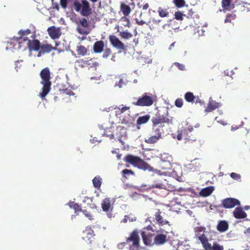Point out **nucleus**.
Wrapping results in <instances>:
<instances>
[{"label": "nucleus", "mask_w": 250, "mask_h": 250, "mask_svg": "<svg viewBox=\"0 0 250 250\" xmlns=\"http://www.w3.org/2000/svg\"><path fill=\"white\" fill-rule=\"evenodd\" d=\"M41 78V83L42 85V92L40 93V96L44 98L50 92L51 90V73L48 67H45L42 69L40 73Z\"/></svg>", "instance_id": "nucleus-1"}, {"label": "nucleus", "mask_w": 250, "mask_h": 250, "mask_svg": "<svg viewBox=\"0 0 250 250\" xmlns=\"http://www.w3.org/2000/svg\"><path fill=\"white\" fill-rule=\"evenodd\" d=\"M124 161L135 167L144 170H148L149 171H152L153 170V168L141 158L132 154L126 155L124 158Z\"/></svg>", "instance_id": "nucleus-2"}, {"label": "nucleus", "mask_w": 250, "mask_h": 250, "mask_svg": "<svg viewBox=\"0 0 250 250\" xmlns=\"http://www.w3.org/2000/svg\"><path fill=\"white\" fill-rule=\"evenodd\" d=\"M154 231L152 229L150 226L144 228L141 233L142 239L146 245L151 246L154 244V234L152 233Z\"/></svg>", "instance_id": "nucleus-3"}, {"label": "nucleus", "mask_w": 250, "mask_h": 250, "mask_svg": "<svg viewBox=\"0 0 250 250\" xmlns=\"http://www.w3.org/2000/svg\"><path fill=\"white\" fill-rule=\"evenodd\" d=\"M82 239L87 244H93L96 242V238L94 230L91 227H86L83 231Z\"/></svg>", "instance_id": "nucleus-4"}, {"label": "nucleus", "mask_w": 250, "mask_h": 250, "mask_svg": "<svg viewBox=\"0 0 250 250\" xmlns=\"http://www.w3.org/2000/svg\"><path fill=\"white\" fill-rule=\"evenodd\" d=\"M153 97L145 93L136 102H133V104L139 106H149L153 104Z\"/></svg>", "instance_id": "nucleus-5"}, {"label": "nucleus", "mask_w": 250, "mask_h": 250, "mask_svg": "<svg viewBox=\"0 0 250 250\" xmlns=\"http://www.w3.org/2000/svg\"><path fill=\"white\" fill-rule=\"evenodd\" d=\"M132 242L131 245H130V248L132 250H139L140 238L139 236V232L137 230H135L133 231L129 237L126 239V243Z\"/></svg>", "instance_id": "nucleus-6"}, {"label": "nucleus", "mask_w": 250, "mask_h": 250, "mask_svg": "<svg viewBox=\"0 0 250 250\" xmlns=\"http://www.w3.org/2000/svg\"><path fill=\"white\" fill-rule=\"evenodd\" d=\"M19 34L20 35V37L19 38L18 37H14L13 38L11 39L10 40V44H13V48L16 49V46L17 45V48H20V43L22 39V37L24 35H27L31 33V31L29 29H27L25 30H21L18 32Z\"/></svg>", "instance_id": "nucleus-7"}, {"label": "nucleus", "mask_w": 250, "mask_h": 250, "mask_svg": "<svg viewBox=\"0 0 250 250\" xmlns=\"http://www.w3.org/2000/svg\"><path fill=\"white\" fill-rule=\"evenodd\" d=\"M153 129L154 130L155 134L147 138H145V142L147 144H155L162 138V132L160 128L153 127Z\"/></svg>", "instance_id": "nucleus-8"}, {"label": "nucleus", "mask_w": 250, "mask_h": 250, "mask_svg": "<svg viewBox=\"0 0 250 250\" xmlns=\"http://www.w3.org/2000/svg\"><path fill=\"white\" fill-rule=\"evenodd\" d=\"M109 40L111 44L114 47L122 50L126 49V46L125 44L115 36L113 35H109Z\"/></svg>", "instance_id": "nucleus-9"}, {"label": "nucleus", "mask_w": 250, "mask_h": 250, "mask_svg": "<svg viewBox=\"0 0 250 250\" xmlns=\"http://www.w3.org/2000/svg\"><path fill=\"white\" fill-rule=\"evenodd\" d=\"M222 207L225 208H231L240 205V201L232 198H227L222 200Z\"/></svg>", "instance_id": "nucleus-10"}, {"label": "nucleus", "mask_w": 250, "mask_h": 250, "mask_svg": "<svg viewBox=\"0 0 250 250\" xmlns=\"http://www.w3.org/2000/svg\"><path fill=\"white\" fill-rule=\"evenodd\" d=\"M168 120V119L164 115H161L160 113L157 112L155 116H153L151 119L153 127L155 128V126L159 124L166 123Z\"/></svg>", "instance_id": "nucleus-11"}, {"label": "nucleus", "mask_w": 250, "mask_h": 250, "mask_svg": "<svg viewBox=\"0 0 250 250\" xmlns=\"http://www.w3.org/2000/svg\"><path fill=\"white\" fill-rule=\"evenodd\" d=\"M47 31L50 37L53 40L59 39L62 34L60 28L55 26L49 27Z\"/></svg>", "instance_id": "nucleus-12"}, {"label": "nucleus", "mask_w": 250, "mask_h": 250, "mask_svg": "<svg viewBox=\"0 0 250 250\" xmlns=\"http://www.w3.org/2000/svg\"><path fill=\"white\" fill-rule=\"evenodd\" d=\"M173 177L175 178L178 181L181 182L182 181V167L175 163L173 166Z\"/></svg>", "instance_id": "nucleus-13"}, {"label": "nucleus", "mask_w": 250, "mask_h": 250, "mask_svg": "<svg viewBox=\"0 0 250 250\" xmlns=\"http://www.w3.org/2000/svg\"><path fill=\"white\" fill-rule=\"evenodd\" d=\"M56 47L53 46L50 44H42L41 45V48L38 54V57H40L45 53H49L53 50H56Z\"/></svg>", "instance_id": "nucleus-14"}, {"label": "nucleus", "mask_w": 250, "mask_h": 250, "mask_svg": "<svg viewBox=\"0 0 250 250\" xmlns=\"http://www.w3.org/2000/svg\"><path fill=\"white\" fill-rule=\"evenodd\" d=\"M81 1L82 2V6L81 9V14L83 16H88L92 12L89 3L86 0H81Z\"/></svg>", "instance_id": "nucleus-15"}, {"label": "nucleus", "mask_w": 250, "mask_h": 250, "mask_svg": "<svg viewBox=\"0 0 250 250\" xmlns=\"http://www.w3.org/2000/svg\"><path fill=\"white\" fill-rule=\"evenodd\" d=\"M28 47L30 51H39L41 48V43L38 40L28 41Z\"/></svg>", "instance_id": "nucleus-16"}, {"label": "nucleus", "mask_w": 250, "mask_h": 250, "mask_svg": "<svg viewBox=\"0 0 250 250\" xmlns=\"http://www.w3.org/2000/svg\"><path fill=\"white\" fill-rule=\"evenodd\" d=\"M233 216L236 219H243L246 218L247 215L242 208L237 207L233 211Z\"/></svg>", "instance_id": "nucleus-17"}, {"label": "nucleus", "mask_w": 250, "mask_h": 250, "mask_svg": "<svg viewBox=\"0 0 250 250\" xmlns=\"http://www.w3.org/2000/svg\"><path fill=\"white\" fill-rule=\"evenodd\" d=\"M220 106L219 103L216 102L213 100L209 101L205 109L206 112H210Z\"/></svg>", "instance_id": "nucleus-18"}, {"label": "nucleus", "mask_w": 250, "mask_h": 250, "mask_svg": "<svg viewBox=\"0 0 250 250\" xmlns=\"http://www.w3.org/2000/svg\"><path fill=\"white\" fill-rule=\"evenodd\" d=\"M229 229V224L225 220H221L218 222L217 226V229L219 232H223Z\"/></svg>", "instance_id": "nucleus-19"}, {"label": "nucleus", "mask_w": 250, "mask_h": 250, "mask_svg": "<svg viewBox=\"0 0 250 250\" xmlns=\"http://www.w3.org/2000/svg\"><path fill=\"white\" fill-rule=\"evenodd\" d=\"M161 212L159 209H156V211L155 213L154 216L157 222L161 226L164 225L165 224H167L168 222L163 219L162 217Z\"/></svg>", "instance_id": "nucleus-20"}, {"label": "nucleus", "mask_w": 250, "mask_h": 250, "mask_svg": "<svg viewBox=\"0 0 250 250\" xmlns=\"http://www.w3.org/2000/svg\"><path fill=\"white\" fill-rule=\"evenodd\" d=\"M166 235L163 234H160L156 235L154 238V244L160 245L166 242Z\"/></svg>", "instance_id": "nucleus-21"}, {"label": "nucleus", "mask_w": 250, "mask_h": 250, "mask_svg": "<svg viewBox=\"0 0 250 250\" xmlns=\"http://www.w3.org/2000/svg\"><path fill=\"white\" fill-rule=\"evenodd\" d=\"M104 48V42L103 41L96 42L93 46V50L95 53L102 52Z\"/></svg>", "instance_id": "nucleus-22"}, {"label": "nucleus", "mask_w": 250, "mask_h": 250, "mask_svg": "<svg viewBox=\"0 0 250 250\" xmlns=\"http://www.w3.org/2000/svg\"><path fill=\"white\" fill-rule=\"evenodd\" d=\"M102 208L104 211H108L111 208V201L110 198H106L104 199L102 203Z\"/></svg>", "instance_id": "nucleus-23"}, {"label": "nucleus", "mask_w": 250, "mask_h": 250, "mask_svg": "<svg viewBox=\"0 0 250 250\" xmlns=\"http://www.w3.org/2000/svg\"><path fill=\"white\" fill-rule=\"evenodd\" d=\"M120 10L125 17L128 16L131 11L130 7L124 2L121 3Z\"/></svg>", "instance_id": "nucleus-24"}, {"label": "nucleus", "mask_w": 250, "mask_h": 250, "mask_svg": "<svg viewBox=\"0 0 250 250\" xmlns=\"http://www.w3.org/2000/svg\"><path fill=\"white\" fill-rule=\"evenodd\" d=\"M164 186H165L161 183H157V184H153L152 185H148V186L143 185V186H142V188H144V189H146V190H150L153 188H159V189L164 188Z\"/></svg>", "instance_id": "nucleus-25"}, {"label": "nucleus", "mask_w": 250, "mask_h": 250, "mask_svg": "<svg viewBox=\"0 0 250 250\" xmlns=\"http://www.w3.org/2000/svg\"><path fill=\"white\" fill-rule=\"evenodd\" d=\"M192 130L193 127H191L190 128L188 127V128H184L180 130V132L182 134L183 137H184L185 140L195 141V139H190L188 135V133L191 132Z\"/></svg>", "instance_id": "nucleus-26"}, {"label": "nucleus", "mask_w": 250, "mask_h": 250, "mask_svg": "<svg viewBox=\"0 0 250 250\" xmlns=\"http://www.w3.org/2000/svg\"><path fill=\"white\" fill-rule=\"evenodd\" d=\"M213 189V188L211 186L205 188L200 191V195L203 197H207L212 193Z\"/></svg>", "instance_id": "nucleus-27"}, {"label": "nucleus", "mask_w": 250, "mask_h": 250, "mask_svg": "<svg viewBox=\"0 0 250 250\" xmlns=\"http://www.w3.org/2000/svg\"><path fill=\"white\" fill-rule=\"evenodd\" d=\"M150 118L148 114L139 117L137 120V124L141 125L146 123Z\"/></svg>", "instance_id": "nucleus-28"}, {"label": "nucleus", "mask_w": 250, "mask_h": 250, "mask_svg": "<svg viewBox=\"0 0 250 250\" xmlns=\"http://www.w3.org/2000/svg\"><path fill=\"white\" fill-rule=\"evenodd\" d=\"M77 54L79 56H85L87 53V49L83 45H78L76 48Z\"/></svg>", "instance_id": "nucleus-29"}, {"label": "nucleus", "mask_w": 250, "mask_h": 250, "mask_svg": "<svg viewBox=\"0 0 250 250\" xmlns=\"http://www.w3.org/2000/svg\"><path fill=\"white\" fill-rule=\"evenodd\" d=\"M184 98L187 102L193 103L194 102L196 97L193 93L191 92H188L185 93Z\"/></svg>", "instance_id": "nucleus-30"}, {"label": "nucleus", "mask_w": 250, "mask_h": 250, "mask_svg": "<svg viewBox=\"0 0 250 250\" xmlns=\"http://www.w3.org/2000/svg\"><path fill=\"white\" fill-rule=\"evenodd\" d=\"M68 205L70 208H72L75 210V212L76 213L78 212H82L83 210L82 209L81 206L78 204L75 203L74 202H69L68 203Z\"/></svg>", "instance_id": "nucleus-31"}, {"label": "nucleus", "mask_w": 250, "mask_h": 250, "mask_svg": "<svg viewBox=\"0 0 250 250\" xmlns=\"http://www.w3.org/2000/svg\"><path fill=\"white\" fill-rule=\"evenodd\" d=\"M93 186L99 189L100 188L102 184V178L100 176H96L92 180Z\"/></svg>", "instance_id": "nucleus-32"}, {"label": "nucleus", "mask_w": 250, "mask_h": 250, "mask_svg": "<svg viewBox=\"0 0 250 250\" xmlns=\"http://www.w3.org/2000/svg\"><path fill=\"white\" fill-rule=\"evenodd\" d=\"M119 35L122 39L125 40H128L133 37V35L126 31L120 32Z\"/></svg>", "instance_id": "nucleus-33"}, {"label": "nucleus", "mask_w": 250, "mask_h": 250, "mask_svg": "<svg viewBox=\"0 0 250 250\" xmlns=\"http://www.w3.org/2000/svg\"><path fill=\"white\" fill-rule=\"evenodd\" d=\"M231 0H222V6L224 10H230V3Z\"/></svg>", "instance_id": "nucleus-34"}, {"label": "nucleus", "mask_w": 250, "mask_h": 250, "mask_svg": "<svg viewBox=\"0 0 250 250\" xmlns=\"http://www.w3.org/2000/svg\"><path fill=\"white\" fill-rule=\"evenodd\" d=\"M89 60H85L83 59H80L76 61V63L81 67H84L90 64Z\"/></svg>", "instance_id": "nucleus-35"}, {"label": "nucleus", "mask_w": 250, "mask_h": 250, "mask_svg": "<svg viewBox=\"0 0 250 250\" xmlns=\"http://www.w3.org/2000/svg\"><path fill=\"white\" fill-rule=\"evenodd\" d=\"M173 2L175 6L179 8L183 7L186 5L185 0H173Z\"/></svg>", "instance_id": "nucleus-36"}, {"label": "nucleus", "mask_w": 250, "mask_h": 250, "mask_svg": "<svg viewBox=\"0 0 250 250\" xmlns=\"http://www.w3.org/2000/svg\"><path fill=\"white\" fill-rule=\"evenodd\" d=\"M159 13V15L161 17H167L169 13L167 11L166 9H164L162 7H159L158 10Z\"/></svg>", "instance_id": "nucleus-37"}, {"label": "nucleus", "mask_w": 250, "mask_h": 250, "mask_svg": "<svg viewBox=\"0 0 250 250\" xmlns=\"http://www.w3.org/2000/svg\"><path fill=\"white\" fill-rule=\"evenodd\" d=\"M236 15L234 14H228L225 20V22H231L232 20H234L236 19Z\"/></svg>", "instance_id": "nucleus-38"}, {"label": "nucleus", "mask_w": 250, "mask_h": 250, "mask_svg": "<svg viewBox=\"0 0 250 250\" xmlns=\"http://www.w3.org/2000/svg\"><path fill=\"white\" fill-rule=\"evenodd\" d=\"M211 250H224V247L215 242L213 243L212 246H211Z\"/></svg>", "instance_id": "nucleus-39"}, {"label": "nucleus", "mask_w": 250, "mask_h": 250, "mask_svg": "<svg viewBox=\"0 0 250 250\" xmlns=\"http://www.w3.org/2000/svg\"><path fill=\"white\" fill-rule=\"evenodd\" d=\"M136 219V218L134 216H131L130 215H125L124 218L123 220V222L126 223L127 222L128 220L131 222L135 221Z\"/></svg>", "instance_id": "nucleus-40"}, {"label": "nucleus", "mask_w": 250, "mask_h": 250, "mask_svg": "<svg viewBox=\"0 0 250 250\" xmlns=\"http://www.w3.org/2000/svg\"><path fill=\"white\" fill-rule=\"evenodd\" d=\"M80 24L84 28H87L89 26L88 22L85 18H82L79 20Z\"/></svg>", "instance_id": "nucleus-41"}, {"label": "nucleus", "mask_w": 250, "mask_h": 250, "mask_svg": "<svg viewBox=\"0 0 250 250\" xmlns=\"http://www.w3.org/2000/svg\"><path fill=\"white\" fill-rule=\"evenodd\" d=\"M123 106L122 107H118L116 109H117V110L116 111L117 112H118L119 114H122L124 112H125L127 110H129L130 109L129 106H123V105H122Z\"/></svg>", "instance_id": "nucleus-42"}, {"label": "nucleus", "mask_w": 250, "mask_h": 250, "mask_svg": "<svg viewBox=\"0 0 250 250\" xmlns=\"http://www.w3.org/2000/svg\"><path fill=\"white\" fill-rule=\"evenodd\" d=\"M74 9L77 12H79L81 10L82 6V2L81 3L78 0H75L74 2Z\"/></svg>", "instance_id": "nucleus-43"}, {"label": "nucleus", "mask_w": 250, "mask_h": 250, "mask_svg": "<svg viewBox=\"0 0 250 250\" xmlns=\"http://www.w3.org/2000/svg\"><path fill=\"white\" fill-rule=\"evenodd\" d=\"M121 21H123L124 23L123 25L125 27H130V22L129 20L126 17H124L121 18Z\"/></svg>", "instance_id": "nucleus-44"}, {"label": "nucleus", "mask_w": 250, "mask_h": 250, "mask_svg": "<svg viewBox=\"0 0 250 250\" xmlns=\"http://www.w3.org/2000/svg\"><path fill=\"white\" fill-rule=\"evenodd\" d=\"M122 173L123 176L125 177V178H127V175H129L130 174L133 175L134 174V172L132 170L127 169H125L123 170L122 171Z\"/></svg>", "instance_id": "nucleus-45"}, {"label": "nucleus", "mask_w": 250, "mask_h": 250, "mask_svg": "<svg viewBox=\"0 0 250 250\" xmlns=\"http://www.w3.org/2000/svg\"><path fill=\"white\" fill-rule=\"evenodd\" d=\"M184 104L183 100L182 98H178L175 101V105L176 106L179 108H181L183 106Z\"/></svg>", "instance_id": "nucleus-46"}, {"label": "nucleus", "mask_w": 250, "mask_h": 250, "mask_svg": "<svg viewBox=\"0 0 250 250\" xmlns=\"http://www.w3.org/2000/svg\"><path fill=\"white\" fill-rule=\"evenodd\" d=\"M174 16L176 20L182 21L183 20V16H184V14L180 11H178L175 12Z\"/></svg>", "instance_id": "nucleus-47"}, {"label": "nucleus", "mask_w": 250, "mask_h": 250, "mask_svg": "<svg viewBox=\"0 0 250 250\" xmlns=\"http://www.w3.org/2000/svg\"><path fill=\"white\" fill-rule=\"evenodd\" d=\"M83 214L89 220H92L94 219V216L90 212L87 211L86 210L84 209L82 211Z\"/></svg>", "instance_id": "nucleus-48"}, {"label": "nucleus", "mask_w": 250, "mask_h": 250, "mask_svg": "<svg viewBox=\"0 0 250 250\" xmlns=\"http://www.w3.org/2000/svg\"><path fill=\"white\" fill-rule=\"evenodd\" d=\"M111 53L112 51L110 48H106L104 51V54L103 55V57L104 58H107L111 54Z\"/></svg>", "instance_id": "nucleus-49"}, {"label": "nucleus", "mask_w": 250, "mask_h": 250, "mask_svg": "<svg viewBox=\"0 0 250 250\" xmlns=\"http://www.w3.org/2000/svg\"><path fill=\"white\" fill-rule=\"evenodd\" d=\"M203 247L206 250H211V244L208 243V239L205 241V243H202Z\"/></svg>", "instance_id": "nucleus-50"}, {"label": "nucleus", "mask_w": 250, "mask_h": 250, "mask_svg": "<svg viewBox=\"0 0 250 250\" xmlns=\"http://www.w3.org/2000/svg\"><path fill=\"white\" fill-rule=\"evenodd\" d=\"M197 238L200 241L201 243H205V241L206 242L208 239L204 234L197 236Z\"/></svg>", "instance_id": "nucleus-51"}, {"label": "nucleus", "mask_w": 250, "mask_h": 250, "mask_svg": "<svg viewBox=\"0 0 250 250\" xmlns=\"http://www.w3.org/2000/svg\"><path fill=\"white\" fill-rule=\"evenodd\" d=\"M77 31L79 34L81 35H87L89 34L88 31L79 27L77 28Z\"/></svg>", "instance_id": "nucleus-52"}, {"label": "nucleus", "mask_w": 250, "mask_h": 250, "mask_svg": "<svg viewBox=\"0 0 250 250\" xmlns=\"http://www.w3.org/2000/svg\"><path fill=\"white\" fill-rule=\"evenodd\" d=\"M160 21H157L156 20H152L151 21H149L148 23H147V25L149 26L150 28L152 30V29H154L155 27H154L153 26V24H157Z\"/></svg>", "instance_id": "nucleus-53"}, {"label": "nucleus", "mask_w": 250, "mask_h": 250, "mask_svg": "<svg viewBox=\"0 0 250 250\" xmlns=\"http://www.w3.org/2000/svg\"><path fill=\"white\" fill-rule=\"evenodd\" d=\"M62 93L63 94L67 95L69 96L74 95V93L71 89H67V88L63 90Z\"/></svg>", "instance_id": "nucleus-54"}, {"label": "nucleus", "mask_w": 250, "mask_h": 250, "mask_svg": "<svg viewBox=\"0 0 250 250\" xmlns=\"http://www.w3.org/2000/svg\"><path fill=\"white\" fill-rule=\"evenodd\" d=\"M230 177L234 180H239L241 178L240 174L234 172H232L230 174Z\"/></svg>", "instance_id": "nucleus-55"}, {"label": "nucleus", "mask_w": 250, "mask_h": 250, "mask_svg": "<svg viewBox=\"0 0 250 250\" xmlns=\"http://www.w3.org/2000/svg\"><path fill=\"white\" fill-rule=\"evenodd\" d=\"M174 65L177 66L180 70H184L185 67L184 64L179 63L178 62H174Z\"/></svg>", "instance_id": "nucleus-56"}, {"label": "nucleus", "mask_w": 250, "mask_h": 250, "mask_svg": "<svg viewBox=\"0 0 250 250\" xmlns=\"http://www.w3.org/2000/svg\"><path fill=\"white\" fill-rule=\"evenodd\" d=\"M60 4L63 8H66L67 5V0H60Z\"/></svg>", "instance_id": "nucleus-57"}, {"label": "nucleus", "mask_w": 250, "mask_h": 250, "mask_svg": "<svg viewBox=\"0 0 250 250\" xmlns=\"http://www.w3.org/2000/svg\"><path fill=\"white\" fill-rule=\"evenodd\" d=\"M136 22L140 25H143L144 24L146 23V22L144 21L143 20H140L139 21L138 19H135Z\"/></svg>", "instance_id": "nucleus-58"}, {"label": "nucleus", "mask_w": 250, "mask_h": 250, "mask_svg": "<svg viewBox=\"0 0 250 250\" xmlns=\"http://www.w3.org/2000/svg\"><path fill=\"white\" fill-rule=\"evenodd\" d=\"M124 83L122 79H120L119 83H116V85L118 86L119 87H122Z\"/></svg>", "instance_id": "nucleus-59"}, {"label": "nucleus", "mask_w": 250, "mask_h": 250, "mask_svg": "<svg viewBox=\"0 0 250 250\" xmlns=\"http://www.w3.org/2000/svg\"><path fill=\"white\" fill-rule=\"evenodd\" d=\"M185 242H186V241H185V242L182 241V242H178V243H177V248H179V247H180V246H184V247H185V246H186V245H184V243H185Z\"/></svg>", "instance_id": "nucleus-60"}, {"label": "nucleus", "mask_w": 250, "mask_h": 250, "mask_svg": "<svg viewBox=\"0 0 250 250\" xmlns=\"http://www.w3.org/2000/svg\"><path fill=\"white\" fill-rule=\"evenodd\" d=\"M182 134L181 133V132H180V131H178V134L177 136V139L178 140H181L182 139Z\"/></svg>", "instance_id": "nucleus-61"}, {"label": "nucleus", "mask_w": 250, "mask_h": 250, "mask_svg": "<svg viewBox=\"0 0 250 250\" xmlns=\"http://www.w3.org/2000/svg\"><path fill=\"white\" fill-rule=\"evenodd\" d=\"M86 201H89L90 202H92V198L85 197L84 199L83 200V202H85Z\"/></svg>", "instance_id": "nucleus-62"}, {"label": "nucleus", "mask_w": 250, "mask_h": 250, "mask_svg": "<svg viewBox=\"0 0 250 250\" xmlns=\"http://www.w3.org/2000/svg\"><path fill=\"white\" fill-rule=\"evenodd\" d=\"M149 7V4L148 3H146L143 5V9L144 10H146Z\"/></svg>", "instance_id": "nucleus-63"}, {"label": "nucleus", "mask_w": 250, "mask_h": 250, "mask_svg": "<svg viewBox=\"0 0 250 250\" xmlns=\"http://www.w3.org/2000/svg\"><path fill=\"white\" fill-rule=\"evenodd\" d=\"M170 25V23L165 24L163 25V27L164 29L166 28L167 27H169Z\"/></svg>", "instance_id": "nucleus-64"}]
</instances>
